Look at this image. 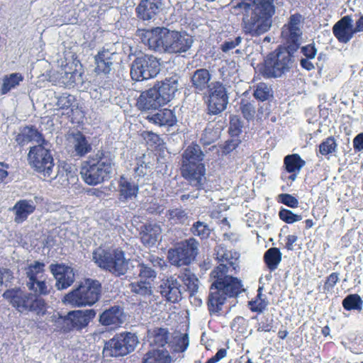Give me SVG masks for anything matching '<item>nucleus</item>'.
Here are the masks:
<instances>
[{"instance_id":"1","label":"nucleus","mask_w":363,"mask_h":363,"mask_svg":"<svg viewBox=\"0 0 363 363\" xmlns=\"http://www.w3.org/2000/svg\"><path fill=\"white\" fill-rule=\"evenodd\" d=\"M219 259L227 261L229 266L219 264L210 273L212 282L209 287L207 307L210 315L216 316L221 315L223 307L228 299L236 298L245 291L242 280L229 274L230 267L235 269L236 267L235 262L230 260L228 253L220 255Z\"/></svg>"},{"instance_id":"2","label":"nucleus","mask_w":363,"mask_h":363,"mask_svg":"<svg viewBox=\"0 0 363 363\" xmlns=\"http://www.w3.org/2000/svg\"><path fill=\"white\" fill-rule=\"evenodd\" d=\"M229 5L232 13L242 16L241 27L245 35L259 37L272 28L275 0H232Z\"/></svg>"},{"instance_id":"3","label":"nucleus","mask_w":363,"mask_h":363,"mask_svg":"<svg viewBox=\"0 0 363 363\" xmlns=\"http://www.w3.org/2000/svg\"><path fill=\"white\" fill-rule=\"evenodd\" d=\"M180 76L174 74L164 81L157 82L152 88L143 91L138 101L137 106L143 112L150 113L158 110L179 95V82Z\"/></svg>"},{"instance_id":"4","label":"nucleus","mask_w":363,"mask_h":363,"mask_svg":"<svg viewBox=\"0 0 363 363\" xmlns=\"http://www.w3.org/2000/svg\"><path fill=\"white\" fill-rule=\"evenodd\" d=\"M115 156L106 147H101L91 154L82 162L80 174L84 182L96 186L108 181L111 177Z\"/></svg>"},{"instance_id":"5","label":"nucleus","mask_w":363,"mask_h":363,"mask_svg":"<svg viewBox=\"0 0 363 363\" xmlns=\"http://www.w3.org/2000/svg\"><path fill=\"white\" fill-rule=\"evenodd\" d=\"M92 260L100 269L116 277L127 274L130 259L121 248L97 247L92 252Z\"/></svg>"},{"instance_id":"6","label":"nucleus","mask_w":363,"mask_h":363,"mask_svg":"<svg viewBox=\"0 0 363 363\" xmlns=\"http://www.w3.org/2000/svg\"><path fill=\"white\" fill-rule=\"evenodd\" d=\"M101 293V283L99 280L88 278L67 293L62 301L73 307H90L99 301Z\"/></svg>"},{"instance_id":"7","label":"nucleus","mask_w":363,"mask_h":363,"mask_svg":"<svg viewBox=\"0 0 363 363\" xmlns=\"http://www.w3.org/2000/svg\"><path fill=\"white\" fill-rule=\"evenodd\" d=\"M183 158L186 160L185 165L183 164V177L191 186L198 189H202L206 182V168L202 162L203 153L200 146L194 143L188 146L183 154Z\"/></svg>"},{"instance_id":"8","label":"nucleus","mask_w":363,"mask_h":363,"mask_svg":"<svg viewBox=\"0 0 363 363\" xmlns=\"http://www.w3.org/2000/svg\"><path fill=\"white\" fill-rule=\"evenodd\" d=\"M3 297L21 313L28 314L32 312L37 315L45 314V301L33 293L25 291L21 288L6 290L3 294Z\"/></svg>"},{"instance_id":"9","label":"nucleus","mask_w":363,"mask_h":363,"mask_svg":"<svg viewBox=\"0 0 363 363\" xmlns=\"http://www.w3.org/2000/svg\"><path fill=\"white\" fill-rule=\"evenodd\" d=\"M293 53L277 47L269 52L264 60L259 72L264 78H278L289 71L292 63Z\"/></svg>"},{"instance_id":"10","label":"nucleus","mask_w":363,"mask_h":363,"mask_svg":"<svg viewBox=\"0 0 363 363\" xmlns=\"http://www.w3.org/2000/svg\"><path fill=\"white\" fill-rule=\"evenodd\" d=\"M303 21V16L299 13L290 16L287 23L281 28L280 39L282 45L278 47L284 48L285 50L293 54L299 49L302 42L301 24Z\"/></svg>"},{"instance_id":"11","label":"nucleus","mask_w":363,"mask_h":363,"mask_svg":"<svg viewBox=\"0 0 363 363\" xmlns=\"http://www.w3.org/2000/svg\"><path fill=\"white\" fill-rule=\"evenodd\" d=\"M138 342L135 333L123 332L105 342L102 354L105 357H123L134 351Z\"/></svg>"},{"instance_id":"12","label":"nucleus","mask_w":363,"mask_h":363,"mask_svg":"<svg viewBox=\"0 0 363 363\" xmlns=\"http://www.w3.org/2000/svg\"><path fill=\"white\" fill-rule=\"evenodd\" d=\"M48 143L31 147L28 154V162L30 167L45 178H52L54 160L50 150L48 147Z\"/></svg>"},{"instance_id":"13","label":"nucleus","mask_w":363,"mask_h":363,"mask_svg":"<svg viewBox=\"0 0 363 363\" xmlns=\"http://www.w3.org/2000/svg\"><path fill=\"white\" fill-rule=\"evenodd\" d=\"M160 62L155 57L141 54L132 62L131 79L140 82L153 78L160 72Z\"/></svg>"},{"instance_id":"14","label":"nucleus","mask_w":363,"mask_h":363,"mask_svg":"<svg viewBox=\"0 0 363 363\" xmlns=\"http://www.w3.org/2000/svg\"><path fill=\"white\" fill-rule=\"evenodd\" d=\"M147 339L150 345L152 346L164 347L167 344L169 352L172 354V357H175V354H178L180 357L182 352V333L175 332L173 333L172 338L168 340V331L165 328H155L148 330Z\"/></svg>"},{"instance_id":"15","label":"nucleus","mask_w":363,"mask_h":363,"mask_svg":"<svg viewBox=\"0 0 363 363\" xmlns=\"http://www.w3.org/2000/svg\"><path fill=\"white\" fill-rule=\"evenodd\" d=\"M167 28L157 27L153 29H138L137 36L149 49L159 52H167Z\"/></svg>"},{"instance_id":"16","label":"nucleus","mask_w":363,"mask_h":363,"mask_svg":"<svg viewBox=\"0 0 363 363\" xmlns=\"http://www.w3.org/2000/svg\"><path fill=\"white\" fill-rule=\"evenodd\" d=\"M208 108L211 113L217 115L223 111L228 103V96L224 85L214 82L208 86Z\"/></svg>"},{"instance_id":"17","label":"nucleus","mask_w":363,"mask_h":363,"mask_svg":"<svg viewBox=\"0 0 363 363\" xmlns=\"http://www.w3.org/2000/svg\"><path fill=\"white\" fill-rule=\"evenodd\" d=\"M50 271L56 280L55 286L58 290L66 289L75 281V273L73 268L65 264H51Z\"/></svg>"},{"instance_id":"18","label":"nucleus","mask_w":363,"mask_h":363,"mask_svg":"<svg viewBox=\"0 0 363 363\" xmlns=\"http://www.w3.org/2000/svg\"><path fill=\"white\" fill-rule=\"evenodd\" d=\"M117 54L114 51L103 48L94 56V71L98 74H108L113 69Z\"/></svg>"},{"instance_id":"19","label":"nucleus","mask_w":363,"mask_h":363,"mask_svg":"<svg viewBox=\"0 0 363 363\" xmlns=\"http://www.w3.org/2000/svg\"><path fill=\"white\" fill-rule=\"evenodd\" d=\"M69 320L70 331H81L88 326L89 323L96 316L94 309L74 310L67 313Z\"/></svg>"},{"instance_id":"20","label":"nucleus","mask_w":363,"mask_h":363,"mask_svg":"<svg viewBox=\"0 0 363 363\" xmlns=\"http://www.w3.org/2000/svg\"><path fill=\"white\" fill-rule=\"evenodd\" d=\"M69 142L72 155L74 157H83L92 150V145L89 138L80 131L71 133Z\"/></svg>"},{"instance_id":"21","label":"nucleus","mask_w":363,"mask_h":363,"mask_svg":"<svg viewBox=\"0 0 363 363\" xmlns=\"http://www.w3.org/2000/svg\"><path fill=\"white\" fill-rule=\"evenodd\" d=\"M333 33L337 40L342 43H347L356 33L350 16H345L333 27Z\"/></svg>"},{"instance_id":"22","label":"nucleus","mask_w":363,"mask_h":363,"mask_svg":"<svg viewBox=\"0 0 363 363\" xmlns=\"http://www.w3.org/2000/svg\"><path fill=\"white\" fill-rule=\"evenodd\" d=\"M38 197L32 199H21L18 201L14 206L9 209L14 213V222L16 223H22L28 217L32 214L37 205Z\"/></svg>"},{"instance_id":"23","label":"nucleus","mask_w":363,"mask_h":363,"mask_svg":"<svg viewBox=\"0 0 363 363\" xmlns=\"http://www.w3.org/2000/svg\"><path fill=\"white\" fill-rule=\"evenodd\" d=\"M162 5V0H141L136 11L138 18L149 21L155 17Z\"/></svg>"},{"instance_id":"24","label":"nucleus","mask_w":363,"mask_h":363,"mask_svg":"<svg viewBox=\"0 0 363 363\" xmlns=\"http://www.w3.org/2000/svg\"><path fill=\"white\" fill-rule=\"evenodd\" d=\"M145 118L148 120L149 122L159 126H172L177 122V118L173 111L167 108H159L155 113H148Z\"/></svg>"},{"instance_id":"25","label":"nucleus","mask_w":363,"mask_h":363,"mask_svg":"<svg viewBox=\"0 0 363 363\" xmlns=\"http://www.w3.org/2000/svg\"><path fill=\"white\" fill-rule=\"evenodd\" d=\"M118 188L119 199L122 201L135 199L139 191L138 184L124 176L119 178Z\"/></svg>"},{"instance_id":"26","label":"nucleus","mask_w":363,"mask_h":363,"mask_svg":"<svg viewBox=\"0 0 363 363\" xmlns=\"http://www.w3.org/2000/svg\"><path fill=\"white\" fill-rule=\"evenodd\" d=\"M99 320L105 326L119 325L124 321L123 309L119 306H111L101 313Z\"/></svg>"},{"instance_id":"27","label":"nucleus","mask_w":363,"mask_h":363,"mask_svg":"<svg viewBox=\"0 0 363 363\" xmlns=\"http://www.w3.org/2000/svg\"><path fill=\"white\" fill-rule=\"evenodd\" d=\"M306 165V161L297 154L288 155L284 158V167L290 175L289 179L294 182L297 178L301 169Z\"/></svg>"},{"instance_id":"28","label":"nucleus","mask_w":363,"mask_h":363,"mask_svg":"<svg viewBox=\"0 0 363 363\" xmlns=\"http://www.w3.org/2000/svg\"><path fill=\"white\" fill-rule=\"evenodd\" d=\"M181 285L177 279L171 277L160 286V293L169 301L175 303L182 300Z\"/></svg>"},{"instance_id":"29","label":"nucleus","mask_w":363,"mask_h":363,"mask_svg":"<svg viewBox=\"0 0 363 363\" xmlns=\"http://www.w3.org/2000/svg\"><path fill=\"white\" fill-rule=\"evenodd\" d=\"M16 141L21 146H23L33 141L36 142L38 145L46 142L43 134L33 126L23 127L16 135Z\"/></svg>"},{"instance_id":"30","label":"nucleus","mask_w":363,"mask_h":363,"mask_svg":"<svg viewBox=\"0 0 363 363\" xmlns=\"http://www.w3.org/2000/svg\"><path fill=\"white\" fill-rule=\"evenodd\" d=\"M162 230L157 224H146L141 226L140 236L142 243L146 247H152L159 240Z\"/></svg>"},{"instance_id":"31","label":"nucleus","mask_w":363,"mask_h":363,"mask_svg":"<svg viewBox=\"0 0 363 363\" xmlns=\"http://www.w3.org/2000/svg\"><path fill=\"white\" fill-rule=\"evenodd\" d=\"M178 357V354L173 357L167 348L152 350L145 354L143 363H170L171 359H177Z\"/></svg>"},{"instance_id":"32","label":"nucleus","mask_w":363,"mask_h":363,"mask_svg":"<svg viewBox=\"0 0 363 363\" xmlns=\"http://www.w3.org/2000/svg\"><path fill=\"white\" fill-rule=\"evenodd\" d=\"M211 78V75L208 69L203 68L196 69L191 79L192 86L196 91L199 93L208 88Z\"/></svg>"},{"instance_id":"33","label":"nucleus","mask_w":363,"mask_h":363,"mask_svg":"<svg viewBox=\"0 0 363 363\" xmlns=\"http://www.w3.org/2000/svg\"><path fill=\"white\" fill-rule=\"evenodd\" d=\"M199 242L194 238L183 241V265L193 262L199 254Z\"/></svg>"},{"instance_id":"34","label":"nucleus","mask_w":363,"mask_h":363,"mask_svg":"<svg viewBox=\"0 0 363 363\" xmlns=\"http://www.w3.org/2000/svg\"><path fill=\"white\" fill-rule=\"evenodd\" d=\"M23 76L18 72L6 74L2 78L0 94L5 95L11 90L16 89L23 81Z\"/></svg>"},{"instance_id":"35","label":"nucleus","mask_w":363,"mask_h":363,"mask_svg":"<svg viewBox=\"0 0 363 363\" xmlns=\"http://www.w3.org/2000/svg\"><path fill=\"white\" fill-rule=\"evenodd\" d=\"M130 291L140 296L150 297L153 294L152 283L148 280H141L130 284Z\"/></svg>"},{"instance_id":"36","label":"nucleus","mask_w":363,"mask_h":363,"mask_svg":"<svg viewBox=\"0 0 363 363\" xmlns=\"http://www.w3.org/2000/svg\"><path fill=\"white\" fill-rule=\"evenodd\" d=\"M167 52L179 53L182 52V34L180 32L167 29Z\"/></svg>"},{"instance_id":"37","label":"nucleus","mask_w":363,"mask_h":363,"mask_svg":"<svg viewBox=\"0 0 363 363\" xmlns=\"http://www.w3.org/2000/svg\"><path fill=\"white\" fill-rule=\"evenodd\" d=\"M264 261L270 271L275 270L281 261V253L279 248L271 247L264 255Z\"/></svg>"},{"instance_id":"38","label":"nucleus","mask_w":363,"mask_h":363,"mask_svg":"<svg viewBox=\"0 0 363 363\" xmlns=\"http://www.w3.org/2000/svg\"><path fill=\"white\" fill-rule=\"evenodd\" d=\"M27 288L36 296H46L50 293L52 287L47 284L45 280L34 279L32 281H26Z\"/></svg>"},{"instance_id":"39","label":"nucleus","mask_w":363,"mask_h":363,"mask_svg":"<svg viewBox=\"0 0 363 363\" xmlns=\"http://www.w3.org/2000/svg\"><path fill=\"white\" fill-rule=\"evenodd\" d=\"M183 284L186 286L185 290L189 292L190 297L197 292L199 289V279L189 269H185L183 272Z\"/></svg>"},{"instance_id":"40","label":"nucleus","mask_w":363,"mask_h":363,"mask_svg":"<svg viewBox=\"0 0 363 363\" xmlns=\"http://www.w3.org/2000/svg\"><path fill=\"white\" fill-rule=\"evenodd\" d=\"M60 80L67 86H74L83 82L82 73L77 70L73 72H62L60 73Z\"/></svg>"},{"instance_id":"41","label":"nucleus","mask_w":363,"mask_h":363,"mask_svg":"<svg viewBox=\"0 0 363 363\" xmlns=\"http://www.w3.org/2000/svg\"><path fill=\"white\" fill-rule=\"evenodd\" d=\"M45 264L39 261H34L25 268L27 281H32L39 277L40 274H43L45 271Z\"/></svg>"},{"instance_id":"42","label":"nucleus","mask_w":363,"mask_h":363,"mask_svg":"<svg viewBox=\"0 0 363 363\" xmlns=\"http://www.w3.org/2000/svg\"><path fill=\"white\" fill-rule=\"evenodd\" d=\"M342 306L346 311H361L363 301L361 297L357 294H349L342 301Z\"/></svg>"},{"instance_id":"43","label":"nucleus","mask_w":363,"mask_h":363,"mask_svg":"<svg viewBox=\"0 0 363 363\" xmlns=\"http://www.w3.org/2000/svg\"><path fill=\"white\" fill-rule=\"evenodd\" d=\"M76 98L68 93H63L57 97L56 106L61 109L72 108L75 106Z\"/></svg>"},{"instance_id":"44","label":"nucleus","mask_w":363,"mask_h":363,"mask_svg":"<svg viewBox=\"0 0 363 363\" xmlns=\"http://www.w3.org/2000/svg\"><path fill=\"white\" fill-rule=\"evenodd\" d=\"M191 233L201 240L209 237L211 230L207 224L201 221L195 222L191 228Z\"/></svg>"},{"instance_id":"45","label":"nucleus","mask_w":363,"mask_h":363,"mask_svg":"<svg viewBox=\"0 0 363 363\" xmlns=\"http://www.w3.org/2000/svg\"><path fill=\"white\" fill-rule=\"evenodd\" d=\"M337 143L333 136H330L325 139L319 145V152L322 155H328L335 152L337 149Z\"/></svg>"},{"instance_id":"46","label":"nucleus","mask_w":363,"mask_h":363,"mask_svg":"<svg viewBox=\"0 0 363 363\" xmlns=\"http://www.w3.org/2000/svg\"><path fill=\"white\" fill-rule=\"evenodd\" d=\"M53 321L55 323V330L60 332L62 333L66 334L70 333V325H69V320L68 318V314L66 315L62 316L59 315L57 317L53 316Z\"/></svg>"},{"instance_id":"47","label":"nucleus","mask_w":363,"mask_h":363,"mask_svg":"<svg viewBox=\"0 0 363 363\" xmlns=\"http://www.w3.org/2000/svg\"><path fill=\"white\" fill-rule=\"evenodd\" d=\"M240 110L242 116L247 121L253 119L256 112L254 104L245 99H242L240 101Z\"/></svg>"},{"instance_id":"48","label":"nucleus","mask_w":363,"mask_h":363,"mask_svg":"<svg viewBox=\"0 0 363 363\" xmlns=\"http://www.w3.org/2000/svg\"><path fill=\"white\" fill-rule=\"evenodd\" d=\"M139 268V277L141 280H148L151 283L157 277V272L148 264L140 263L138 264Z\"/></svg>"},{"instance_id":"49","label":"nucleus","mask_w":363,"mask_h":363,"mask_svg":"<svg viewBox=\"0 0 363 363\" xmlns=\"http://www.w3.org/2000/svg\"><path fill=\"white\" fill-rule=\"evenodd\" d=\"M279 217L280 220L288 224L294 223L302 219L301 215L295 214L291 210L284 208H281L279 211Z\"/></svg>"},{"instance_id":"50","label":"nucleus","mask_w":363,"mask_h":363,"mask_svg":"<svg viewBox=\"0 0 363 363\" xmlns=\"http://www.w3.org/2000/svg\"><path fill=\"white\" fill-rule=\"evenodd\" d=\"M243 125L240 118L237 115L230 116L229 133L232 136H239L242 133Z\"/></svg>"},{"instance_id":"51","label":"nucleus","mask_w":363,"mask_h":363,"mask_svg":"<svg viewBox=\"0 0 363 363\" xmlns=\"http://www.w3.org/2000/svg\"><path fill=\"white\" fill-rule=\"evenodd\" d=\"M274 320L272 316H264L257 325V332L269 333L274 331Z\"/></svg>"},{"instance_id":"52","label":"nucleus","mask_w":363,"mask_h":363,"mask_svg":"<svg viewBox=\"0 0 363 363\" xmlns=\"http://www.w3.org/2000/svg\"><path fill=\"white\" fill-rule=\"evenodd\" d=\"M168 260L172 265L177 267L181 266L182 261V247L178 245L174 248H171L168 251Z\"/></svg>"},{"instance_id":"53","label":"nucleus","mask_w":363,"mask_h":363,"mask_svg":"<svg viewBox=\"0 0 363 363\" xmlns=\"http://www.w3.org/2000/svg\"><path fill=\"white\" fill-rule=\"evenodd\" d=\"M269 91L267 85L264 83L259 84L254 91V96L256 99L260 101H266L268 97Z\"/></svg>"},{"instance_id":"54","label":"nucleus","mask_w":363,"mask_h":363,"mask_svg":"<svg viewBox=\"0 0 363 363\" xmlns=\"http://www.w3.org/2000/svg\"><path fill=\"white\" fill-rule=\"evenodd\" d=\"M279 202L290 207L292 208H297L298 206V199L289 194H281L279 195Z\"/></svg>"},{"instance_id":"55","label":"nucleus","mask_w":363,"mask_h":363,"mask_svg":"<svg viewBox=\"0 0 363 363\" xmlns=\"http://www.w3.org/2000/svg\"><path fill=\"white\" fill-rule=\"evenodd\" d=\"M339 281V274L337 272H332L328 275L325 281L323 289L325 292H329L333 290L334 286Z\"/></svg>"},{"instance_id":"56","label":"nucleus","mask_w":363,"mask_h":363,"mask_svg":"<svg viewBox=\"0 0 363 363\" xmlns=\"http://www.w3.org/2000/svg\"><path fill=\"white\" fill-rule=\"evenodd\" d=\"M170 225H174L182 223V209H170L167 214Z\"/></svg>"},{"instance_id":"57","label":"nucleus","mask_w":363,"mask_h":363,"mask_svg":"<svg viewBox=\"0 0 363 363\" xmlns=\"http://www.w3.org/2000/svg\"><path fill=\"white\" fill-rule=\"evenodd\" d=\"M299 48H301V52L305 56V58L314 59L317 55V49L314 43L300 46Z\"/></svg>"},{"instance_id":"58","label":"nucleus","mask_w":363,"mask_h":363,"mask_svg":"<svg viewBox=\"0 0 363 363\" xmlns=\"http://www.w3.org/2000/svg\"><path fill=\"white\" fill-rule=\"evenodd\" d=\"M242 41V38L240 36H238L235 38L233 40L230 41H225L221 45H220V50L223 52H227L231 50H233L235 48H236L238 45L240 44Z\"/></svg>"},{"instance_id":"59","label":"nucleus","mask_w":363,"mask_h":363,"mask_svg":"<svg viewBox=\"0 0 363 363\" xmlns=\"http://www.w3.org/2000/svg\"><path fill=\"white\" fill-rule=\"evenodd\" d=\"M227 355V350L221 348L218 350L216 354L208 359L205 363H216Z\"/></svg>"},{"instance_id":"60","label":"nucleus","mask_w":363,"mask_h":363,"mask_svg":"<svg viewBox=\"0 0 363 363\" xmlns=\"http://www.w3.org/2000/svg\"><path fill=\"white\" fill-rule=\"evenodd\" d=\"M142 135L147 143L150 142L155 145H157L159 143V136L152 132L145 131L143 133Z\"/></svg>"},{"instance_id":"61","label":"nucleus","mask_w":363,"mask_h":363,"mask_svg":"<svg viewBox=\"0 0 363 363\" xmlns=\"http://www.w3.org/2000/svg\"><path fill=\"white\" fill-rule=\"evenodd\" d=\"M353 148L356 152L363 150V133H359L354 138Z\"/></svg>"},{"instance_id":"62","label":"nucleus","mask_w":363,"mask_h":363,"mask_svg":"<svg viewBox=\"0 0 363 363\" xmlns=\"http://www.w3.org/2000/svg\"><path fill=\"white\" fill-rule=\"evenodd\" d=\"M148 260L152 263V266L155 267L163 269V267L166 266L165 261L162 258H160L157 256L150 255L148 257Z\"/></svg>"},{"instance_id":"63","label":"nucleus","mask_w":363,"mask_h":363,"mask_svg":"<svg viewBox=\"0 0 363 363\" xmlns=\"http://www.w3.org/2000/svg\"><path fill=\"white\" fill-rule=\"evenodd\" d=\"M146 210L150 213L160 214L163 211L164 208L162 205H159L157 203H150Z\"/></svg>"},{"instance_id":"64","label":"nucleus","mask_w":363,"mask_h":363,"mask_svg":"<svg viewBox=\"0 0 363 363\" xmlns=\"http://www.w3.org/2000/svg\"><path fill=\"white\" fill-rule=\"evenodd\" d=\"M138 167L135 168V174L139 177H143L145 174H147V168H150V166L148 164L142 162L140 164L138 163Z\"/></svg>"}]
</instances>
